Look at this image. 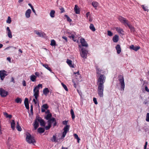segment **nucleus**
<instances>
[{
    "instance_id": "nucleus-32",
    "label": "nucleus",
    "mask_w": 149,
    "mask_h": 149,
    "mask_svg": "<svg viewBox=\"0 0 149 149\" xmlns=\"http://www.w3.org/2000/svg\"><path fill=\"white\" fill-rule=\"evenodd\" d=\"M70 114L71 115V116L72 118V120H74L75 118V115L74 113V112L72 109H71L70 110Z\"/></svg>"
},
{
    "instance_id": "nucleus-16",
    "label": "nucleus",
    "mask_w": 149,
    "mask_h": 149,
    "mask_svg": "<svg viewBox=\"0 0 149 149\" xmlns=\"http://www.w3.org/2000/svg\"><path fill=\"white\" fill-rule=\"evenodd\" d=\"M24 103L26 108L29 110V106L28 102V99L26 98L25 99Z\"/></svg>"
},
{
    "instance_id": "nucleus-7",
    "label": "nucleus",
    "mask_w": 149,
    "mask_h": 149,
    "mask_svg": "<svg viewBox=\"0 0 149 149\" xmlns=\"http://www.w3.org/2000/svg\"><path fill=\"white\" fill-rule=\"evenodd\" d=\"M80 41L81 45H79V47L81 49L82 48H88V45L84 38H81L80 39Z\"/></svg>"
},
{
    "instance_id": "nucleus-5",
    "label": "nucleus",
    "mask_w": 149,
    "mask_h": 149,
    "mask_svg": "<svg viewBox=\"0 0 149 149\" xmlns=\"http://www.w3.org/2000/svg\"><path fill=\"white\" fill-rule=\"evenodd\" d=\"M118 19L119 21L125 26H128L130 24L129 22L126 19L122 17H119Z\"/></svg>"
},
{
    "instance_id": "nucleus-31",
    "label": "nucleus",
    "mask_w": 149,
    "mask_h": 149,
    "mask_svg": "<svg viewBox=\"0 0 149 149\" xmlns=\"http://www.w3.org/2000/svg\"><path fill=\"white\" fill-rule=\"evenodd\" d=\"M30 80L34 82L36 81V77L34 75L31 76H30Z\"/></svg>"
},
{
    "instance_id": "nucleus-51",
    "label": "nucleus",
    "mask_w": 149,
    "mask_h": 149,
    "mask_svg": "<svg viewBox=\"0 0 149 149\" xmlns=\"http://www.w3.org/2000/svg\"><path fill=\"white\" fill-rule=\"evenodd\" d=\"M108 35L109 36H112V32L110 31H108Z\"/></svg>"
},
{
    "instance_id": "nucleus-61",
    "label": "nucleus",
    "mask_w": 149,
    "mask_h": 149,
    "mask_svg": "<svg viewBox=\"0 0 149 149\" xmlns=\"http://www.w3.org/2000/svg\"><path fill=\"white\" fill-rule=\"evenodd\" d=\"M35 75L37 77H39V74L38 72H36L35 73Z\"/></svg>"
},
{
    "instance_id": "nucleus-63",
    "label": "nucleus",
    "mask_w": 149,
    "mask_h": 149,
    "mask_svg": "<svg viewBox=\"0 0 149 149\" xmlns=\"http://www.w3.org/2000/svg\"><path fill=\"white\" fill-rule=\"evenodd\" d=\"M56 124H57V122H56V121L54 122V123L53 124V127H54L55 126H56Z\"/></svg>"
},
{
    "instance_id": "nucleus-15",
    "label": "nucleus",
    "mask_w": 149,
    "mask_h": 149,
    "mask_svg": "<svg viewBox=\"0 0 149 149\" xmlns=\"http://www.w3.org/2000/svg\"><path fill=\"white\" fill-rule=\"evenodd\" d=\"M6 30L7 31V33L8 37L10 38H12V33L8 27H7Z\"/></svg>"
},
{
    "instance_id": "nucleus-26",
    "label": "nucleus",
    "mask_w": 149,
    "mask_h": 149,
    "mask_svg": "<svg viewBox=\"0 0 149 149\" xmlns=\"http://www.w3.org/2000/svg\"><path fill=\"white\" fill-rule=\"evenodd\" d=\"M90 29L93 31H95L96 30L95 29L93 24H91L89 26Z\"/></svg>"
},
{
    "instance_id": "nucleus-19",
    "label": "nucleus",
    "mask_w": 149,
    "mask_h": 149,
    "mask_svg": "<svg viewBox=\"0 0 149 149\" xmlns=\"http://www.w3.org/2000/svg\"><path fill=\"white\" fill-rule=\"evenodd\" d=\"M38 122V121L36 120V117L33 124V126L35 130H36L39 126V125Z\"/></svg>"
},
{
    "instance_id": "nucleus-8",
    "label": "nucleus",
    "mask_w": 149,
    "mask_h": 149,
    "mask_svg": "<svg viewBox=\"0 0 149 149\" xmlns=\"http://www.w3.org/2000/svg\"><path fill=\"white\" fill-rule=\"evenodd\" d=\"M70 126L66 125L64 128V132L63 133V134L61 137V139H63L65 136L67 132L69 131Z\"/></svg>"
},
{
    "instance_id": "nucleus-18",
    "label": "nucleus",
    "mask_w": 149,
    "mask_h": 149,
    "mask_svg": "<svg viewBox=\"0 0 149 149\" xmlns=\"http://www.w3.org/2000/svg\"><path fill=\"white\" fill-rule=\"evenodd\" d=\"M31 10L30 9H28L26 12L25 16L27 18H29L30 16Z\"/></svg>"
},
{
    "instance_id": "nucleus-6",
    "label": "nucleus",
    "mask_w": 149,
    "mask_h": 149,
    "mask_svg": "<svg viewBox=\"0 0 149 149\" xmlns=\"http://www.w3.org/2000/svg\"><path fill=\"white\" fill-rule=\"evenodd\" d=\"M118 79L120 85V89L121 91H123L124 90L125 84L124 82V79L123 77L121 75L119 76Z\"/></svg>"
},
{
    "instance_id": "nucleus-60",
    "label": "nucleus",
    "mask_w": 149,
    "mask_h": 149,
    "mask_svg": "<svg viewBox=\"0 0 149 149\" xmlns=\"http://www.w3.org/2000/svg\"><path fill=\"white\" fill-rule=\"evenodd\" d=\"M31 9L32 10L33 12L35 13V15H36V11H35V10H34V9L33 7H31Z\"/></svg>"
},
{
    "instance_id": "nucleus-62",
    "label": "nucleus",
    "mask_w": 149,
    "mask_h": 149,
    "mask_svg": "<svg viewBox=\"0 0 149 149\" xmlns=\"http://www.w3.org/2000/svg\"><path fill=\"white\" fill-rule=\"evenodd\" d=\"M11 81L13 82L14 83H15V81L14 80V79L13 77H12L11 78Z\"/></svg>"
},
{
    "instance_id": "nucleus-36",
    "label": "nucleus",
    "mask_w": 149,
    "mask_h": 149,
    "mask_svg": "<svg viewBox=\"0 0 149 149\" xmlns=\"http://www.w3.org/2000/svg\"><path fill=\"white\" fill-rule=\"evenodd\" d=\"M48 123V126H45V128L46 130H48L51 127V125L50 124V123H49V121H47Z\"/></svg>"
},
{
    "instance_id": "nucleus-55",
    "label": "nucleus",
    "mask_w": 149,
    "mask_h": 149,
    "mask_svg": "<svg viewBox=\"0 0 149 149\" xmlns=\"http://www.w3.org/2000/svg\"><path fill=\"white\" fill-rule=\"evenodd\" d=\"M30 107H31V113L33 114V107L32 105H31V106Z\"/></svg>"
},
{
    "instance_id": "nucleus-48",
    "label": "nucleus",
    "mask_w": 149,
    "mask_h": 149,
    "mask_svg": "<svg viewBox=\"0 0 149 149\" xmlns=\"http://www.w3.org/2000/svg\"><path fill=\"white\" fill-rule=\"evenodd\" d=\"M93 101L95 104H97L98 103L97 101V99L96 98L94 97L93 98Z\"/></svg>"
},
{
    "instance_id": "nucleus-59",
    "label": "nucleus",
    "mask_w": 149,
    "mask_h": 149,
    "mask_svg": "<svg viewBox=\"0 0 149 149\" xmlns=\"http://www.w3.org/2000/svg\"><path fill=\"white\" fill-rule=\"evenodd\" d=\"M7 60L8 61L10 62H11V58L10 57H8L7 58Z\"/></svg>"
},
{
    "instance_id": "nucleus-33",
    "label": "nucleus",
    "mask_w": 149,
    "mask_h": 149,
    "mask_svg": "<svg viewBox=\"0 0 149 149\" xmlns=\"http://www.w3.org/2000/svg\"><path fill=\"white\" fill-rule=\"evenodd\" d=\"M55 13V11L53 10H52L51 11L50 15L51 17H54L55 16L54 14Z\"/></svg>"
},
{
    "instance_id": "nucleus-2",
    "label": "nucleus",
    "mask_w": 149,
    "mask_h": 149,
    "mask_svg": "<svg viewBox=\"0 0 149 149\" xmlns=\"http://www.w3.org/2000/svg\"><path fill=\"white\" fill-rule=\"evenodd\" d=\"M42 85L41 84H39L38 86L35 87L33 89V92L34 93L33 95L34 96L36 100H37L38 97L39 95V88H42Z\"/></svg>"
},
{
    "instance_id": "nucleus-23",
    "label": "nucleus",
    "mask_w": 149,
    "mask_h": 149,
    "mask_svg": "<svg viewBox=\"0 0 149 149\" xmlns=\"http://www.w3.org/2000/svg\"><path fill=\"white\" fill-rule=\"evenodd\" d=\"M66 62L70 67L72 68L74 67V65L72 64V61L71 60L67 59V60Z\"/></svg>"
},
{
    "instance_id": "nucleus-53",
    "label": "nucleus",
    "mask_w": 149,
    "mask_h": 149,
    "mask_svg": "<svg viewBox=\"0 0 149 149\" xmlns=\"http://www.w3.org/2000/svg\"><path fill=\"white\" fill-rule=\"evenodd\" d=\"M60 9L61 10V13H63L65 12V10L64 9V8L63 7H62L61 8H60Z\"/></svg>"
},
{
    "instance_id": "nucleus-43",
    "label": "nucleus",
    "mask_w": 149,
    "mask_h": 149,
    "mask_svg": "<svg viewBox=\"0 0 149 149\" xmlns=\"http://www.w3.org/2000/svg\"><path fill=\"white\" fill-rule=\"evenodd\" d=\"M61 84L62 86L63 87V88L65 89V90L67 91H68V89L67 86H66V85H65V84H64L63 83H61Z\"/></svg>"
},
{
    "instance_id": "nucleus-52",
    "label": "nucleus",
    "mask_w": 149,
    "mask_h": 149,
    "mask_svg": "<svg viewBox=\"0 0 149 149\" xmlns=\"http://www.w3.org/2000/svg\"><path fill=\"white\" fill-rule=\"evenodd\" d=\"M22 85L24 86H26V83L24 80H23L22 81Z\"/></svg>"
},
{
    "instance_id": "nucleus-57",
    "label": "nucleus",
    "mask_w": 149,
    "mask_h": 149,
    "mask_svg": "<svg viewBox=\"0 0 149 149\" xmlns=\"http://www.w3.org/2000/svg\"><path fill=\"white\" fill-rule=\"evenodd\" d=\"M62 38L65 40L66 42H67L68 40L67 39V38L66 37L64 36H63L62 37Z\"/></svg>"
},
{
    "instance_id": "nucleus-47",
    "label": "nucleus",
    "mask_w": 149,
    "mask_h": 149,
    "mask_svg": "<svg viewBox=\"0 0 149 149\" xmlns=\"http://www.w3.org/2000/svg\"><path fill=\"white\" fill-rule=\"evenodd\" d=\"M146 120L147 121L149 122V113H147V114Z\"/></svg>"
},
{
    "instance_id": "nucleus-41",
    "label": "nucleus",
    "mask_w": 149,
    "mask_h": 149,
    "mask_svg": "<svg viewBox=\"0 0 149 149\" xmlns=\"http://www.w3.org/2000/svg\"><path fill=\"white\" fill-rule=\"evenodd\" d=\"M141 7L144 11H147V12L149 10L148 9V7L147 6H145L144 5H142L141 6Z\"/></svg>"
},
{
    "instance_id": "nucleus-4",
    "label": "nucleus",
    "mask_w": 149,
    "mask_h": 149,
    "mask_svg": "<svg viewBox=\"0 0 149 149\" xmlns=\"http://www.w3.org/2000/svg\"><path fill=\"white\" fill-rule=\"evenodd\" d=\"M26 140L28 143L30 144H34L36 143L34 137H32L31 134L29 133L26 134Z\"/></svg>"
},
{
    "instance_id": "nucleus-56",
    "label": "nucleus",
    "mask_w": 149,
    "mask_h": 149,
    "mask_svg": "<svg viewBox=\"0 0 149 149\" xmlns=\"http://www.w3.org/2000/svg\"><path fill=\"white\" fill-rule=\"evenodd\" d=\"M145 90L146 91L148 92H149V89L147 86H146L145 87Z\"/></svg>"
},
{
    "instance_id": "nucleus-54",
    "label": "nucleus",
    "mask_w": 149,
    "mask_h": 149,
    "mask_svg": "<svg viewBox=\"0 0 149 149\" xmlns=\"http://www.w3.org/2000/svg\"><path fill=\"white\" fill-rule=\"evenodd\" d=\"M68 122L67 121L65 120V121H63V122L62 123L63 125H67V124H68Z\"/></svg>"
},
{
    "instance_id": "nucleus-38",
    "label": "nucleus",
    "mask_w": 149,
    "mask_h": 149,
    "mask_svg": "<svg viewBox=\"0 0 149 149\" xmlns=\"http://www.w3.org/2000/svg\"><path fill=\"white\" fill-rule=\"evenodd\" d=\"M35 33L38 35L40 37H43V33L41 32H39L38 31H35Z\"/></svg>"
},
{
    "instance_id": "nucleus-35",
    "label": "nucleus",
    "mask_w": 149,
    "mask_h": 149,
    "mask_svg": "<svg viewBox=\"0 0 149 149\" xmlns=\"http://www.w3.org/2000/svg\"><path fill=\"white\" fill-rule=\"evenodd\" d=\"M74 138L77 140V142L78 143H79V141L80 139V138L79 137L78 135L76 134H74Z\"/></svg>"
},
{
    "instance_id": "nucleus-44",
    "label": "nucleus",
    "mask_w": 149,
    "mask_h": 149,
    "mask_svg": "<svg viewBox=\"0 0 149 149\" xmlns=\"http://www.w3.org/2000/svg\"><path fill=\"white\" fill-rule=\"evenodd\" d=\"M42 107L45 109H47L49 107L47 104H43L42 106Z\"/></svg>"
},
{
    "instance_id": "nucleus-25",
    "label": "nucleus",
    "mask_w": 149,
    "mask_h": 149,
    "mask_svg": "<svg viewBox=\"0 0 149 149\" xmlns=\"http://www.w3.org/2000/svg\"><path fill=\"white\" fill-rule=\"evenodd\" d=\"M42 65L47 70L51 72H52V70L49 67L48 65L47 64H42Z\"/></svg>"
},
{
    "instance_id": "nucleus-28",
    "label": "nucleus",
    "mask_w": 149,
    "mask_h": 149,
    "mask_svg": "<svg viewBox=\"0 0 149 149\" xmlns=\"http://www.w3.org/2000/svg\"><path fill=\"white\" fill-rule=\"evenodd\" d=\"M45 131V129L43 128L39 127L38 129V132L39 133H43Z\"/></svg>"
},
{
    "instance_id": "nucleus-3",
    "label": "nucleus",
    "mask_w": 149,
    "mask_h": 149,
    "mask_svg": "<svg viewBox=\"0 0 149 149\" xmlns=\"http://www.w3.org/2000/svg\"><path fill=\"white\" fill-rule=\"evenodd\" d=\"M81 52H80V55L81 57L84 59H86L87 58V54H88V48H85L81 49Z\"/></svg>"
},
{
    "instance_id": "nucleus-14",
    "label": "nucleus",
    "mask_w": 149,
    "mask_h": 149,
    "mask_svg": "<svg viewBox=\"0 0 149 149\" xmlns=\"http://www.w3.org/2000/svg\"><path fill=\"white\" fill-rule=\"evenodd\" d=\"M130 48L131 49L135 51H137L140 49V47L139 46L135 47L133 45H132L130 46Z\"/></svg>"
},
{
    "instance_id": "nucleus-17",
    "label": "nucleus",
    "mask_w": 149,
    "mask_h": 149,
    "mask_svg": "<svg viewBox=\"0 0 149 149\" xmlns=\"http://www.w3.org/2000/svg\"><path fill=\"white\" fill-rule=\"evenodd\" d=\"M119 37L118 35H115L112 38V40L114 42H117L119 40Z\"/></svg>"
},
{
    "instance_id": "nucleus-21",
    "label": "nucleus",
    "mask_w": 149,
    "mask_h": 149,
    "mask_svg": "<svg viewBox=\"0 0 149 149\" xmlns=\"http://www.w3.org/2000/svg\"><path fill=\"white\" fill-rule=\"evenodd\" d=\"M74 11L77 14H79L80 13V11L77 5H75L74 8Z\"/></svg>"
},
{
    "instance_id": "nucleus-27",
    "label": "nucleus",
    "mask_w": 149,
    "mask_h": 149,
    "mask_svg": "<svg viewBox=\"0 0 149 149\" xmlns=\"http://www.w3.org/2000/svg\"><path fill=\"white\" fill-rule=\"evenodd\" d=\"M130 29L131 32H134L135 31L134 28L131 24H130L128 26Z\"/></svg>"
},
{
    "instance_id": "nucleus-49",
    "label": "nucleus",
    "mask_w": 149,
    "mask_h": 149,
    "mask_svg": "<svg viewBox=\"0 0 149 149\" xmlns=\"http://www.w3.org/2000/svg\"><path fill=\"white\" fill-rule=\"evenodd\" d=\"M3 114L6 117V118H8V116L9 115L6 112H3Z\"/></svg>"
},
{
    "instance_id": "nucleus-9",
    "label": "nucleus",
    "mask_w": 149,
    "mask_h": 149,
    "mask_svg": "<svg viewBox=\"0 0 149 149\" xmlns=\"http://www.w3.org/2000/svg\"><path fill=\"white\" fill-rule=\"evenodd\" d=\"M7 71L4 70L0 71V77L1 80H3L5 77L7 75L6 74Z\"/></svg>"
},
{
    "instance_id": "nucleus-42",
    "label": "nucleus",
    "mask_w": 149,
    "mask_h": 149,
    "mask_svg": "<svg viewBox=\"0 0 149 149\" xmlns=\"http://www.w3.org/2000/svg\"><path fill=\"white\" fill-rule=\"evenodd\" d=\"M56 139V136H55V135H53V137H52V138L51 139V140L53 142H57V141Z\"/></svg>"
},
{
    "instance_id": "nucleus-37",
    "label": "nucleus",
    "mask_w": 149,
    "mask_h": 149,
    "mask_svg": "<svg viewBox=\"0 0 149 149\" xmlns=\"http://www.w3.org/2000/svg\"><path fill=\"white\" fill-rule=\"evenodd\" d=\"M55 118H54L52 117V118L50 120H48L47 121H49V123H50V124H51L52 123H54L55 121H56Z\"/></svg>"
},
{
    "instance_id": "nucleus-46",
    "label": "nucleus",
    "mask_w": 149,
    "mask_h": 149,
    "mask_svg": "<svg viewBox=\"0 0 149 149\" xmlns=\"http://www.w3.org/2000/svg\"><path fill=\"white\" fill-rule=\"evenodd\" d=\"M11 22V18L10 17H8V19L6 20V22L8 24H10Z\"/></svg>"
},
{
    "instance_id": "nucleus-45",
    "label": "nucleus",
    "mask_w": 149,
    "mask_h": 149,
    "mask_svg": "<svg viewBox=\"0 0 149 149\" xmlns=\"http://www.w3.org/2000/svg\"><path fill=\"white\" fill-rule=\"evenodd\" d=\"M64 16L67 18L68 21L69 22H70L72 21L71 19L68 16V15H64Z\"/></svg>"
},
{
    "instance_id": "nucleus-24",
    "label": "nucleus",
    "mask_w": 149,
    "mask_h": 149,
    "mask_svg": "<svg viewBox=\"0 0 149 149\" xmlns=\"http://www.w3.org/2000/svg\"><path fill=\"white\" fill-rule=\"evenodd\" d=\"M12 122L11 123V128L13 130L15 129V121L14 120H12Z\"/></svg>"
},
{
    "instance_id": "nucleus-11",
    "label": "nucleus",
    "mask_w": 149,
    "mask_h": 149,
    "mask_svg": "<svg viewBox=\"0 0 149 149\" xmlns=\"http://www.w3.org/2000/svg\"><path fill=\"white\" fill-rule=\"evenodd\" d=\"M1 90L0 95L2 97H5L8 95V92L7 91L2 88Z\"/></svg>"
},
{
    "instance_id": "nucleus-34",
    "label": "nucleus",
    "mask_w": 149,
    "mask_h": 149,
    "mask_svg": "<svg viewBox=\"0 0 149 149\" xmlns=\"http://www.w3.org/2000/svg\"><path fill=\"white\" fill-rule=\"evenodd\" d=\"M16 128L19 131H22V129L21 127L19 124V122H17Z\"/></svg>"
},
{
    "instance_id": "nucleus-20",
    "label": "nucleus",
    "mask_w": 149,
    "mask_h": 149,
    "mask_svg": "<svg viewBox=\"0 0 149 149\" xmlns=\"http://www.w3.org/2000/svg\"><path fill=\"white\" fill-rule=\"evenodd\" d=\"M52 115L51 113L47 114L45 116V118L48 120H50L52 118Z\"/></svg>"
},
{
    "instance_id": "nucleus-58",
    "label": "nucleus",
    "mask_w": 149,
    "mask_h": 149,
    "mask_svg": "<svg viewBox=\"0 0 149 149\" xmlns=\"http://www.w3.org/2000/svg\"><path fill=\"white\" fill-rule=\"evenodd\" d=\"M41 112H45V109L41 107Z\"/></svg>"
},
{
    "instance_id": "nucleus-64",
    "label": "nucleus",
    "mask_w": 149,
    "mask_h": 149,
    "mask_svg": "<svg viewBox=\"0 0 149 149\" xmlns=\"http://www.w3.org/2000/svg\"><path fill=\"white\" fill-rule=\"evenodd\" d=\"M45 113L47 114L51 113H50V111L49 110H48L46 111H45Z\"/></svg>"
},
{
    "instance_id": "nucleus-22",
    "label": "nucleus",
    "mask_w": 149,
    "mask_h": 149,
    "mask_svg": "<svg viewBox=\"0 0 149 149\" xmlns=\"http://www.w3.org/2000/svg\"><path fill=\"white\" fill-rule=\"evenodd\" d=\"M43 94L47 96L49 92V91L48 88H45L43 90Z\"/></svg>"
},
{
    "instance_id": "nucleus-12",
    "label": "nucleus",
    "mask_w": 149,
    "mask_h": 149,
    "mask_svg": "<svg viewBox=\"0 0 149 149\" xmlns=\"http://www.w3.org/2000/svg\"><path fill=\"white\" fill-rule=\"evenodd\" d=\"M116 31L119 34L122 35H124V31H123V29L122 28H121L120 27H116Z\"/></svg>"
},
{
    "instance_id": "nucleus-40",
    "label": "nucleus",
    "mask_w": 149,
    "mask_h": 149,
    "mask_svg": "<svg viewBox=\"0 0 149 149\" xmlns=\"http://www.w3.org/2000/svg\"><path fill=\"white\" fill-rule=\"evenodd\" d=\"M56 45V43L55 40L53 39L51 40V42L50 45L52 46H55Z\"/></svg>"
},
{
    "instance_id": "nucleus-39",
    "label": "nucleus",
    "mask_w": 149,
    "mask_h": 149,
    "mask_svg": "<svg viewBox=\"0 0 149 149\" xmlns=\"http://www.w3.org/2000/svg\"><path fill=\"white\" fill-rule=\"evenodd\" d=\"M92 4L94 8H96L98 6V3L97 2L93 1L92 3Z\"/></svg>"
},
{
    "instance_id": "nucleus-10",
    "label": "nucleus",
    "mask_w": 149,
    "mask_h": 149,
    "mask_svg": "<svg viewBox=\"0 0 149 149\" xmlns=\"http://www.w3.org/2000/svg\"><path fill=\"white\" fill-rule=\"evenodd\" d=\"M36 120L39 122L41 126L45 127V121L40 117L36 116Z\"/></svg>"
},
{
    "instance_id": "nucleus-29",
    "label": "nucleus",
    "mask_w": 149,
    "mask_h": 149,
    "mask_svg": "<svg viewBox=\"0 0 149 149\" xmlns=\"http://www.w3.org/2000/svg\"><path fill=\"white\" fill-rule=\"evenodd\" d=\"M15 102L17 103H21L22 102V100L21 98L18 97L15 99Z\"/></svg>"
},
{
    "instance_id": "nucleus-1",
    "label": "nucleus",
    "mask_w": 149,
    "mask_h": 149,
    "mask_svg": "<svg viewBox=\"0 0 149 149\" xmlns=\"http://www.w3.org/2000/svg\"><path fill=\"white\" fill-rule=\"evenodd\" d=\"M97 76V84L98 86L97 93L99 96L101 97L103 96V91L104 88V84L105 82L106 77L104 74H101L104 73V72L99 68H96Z\"/></svg>"
},
{
    "instance_id": "nucleus-13",
    "label": "nucleus",
    "mask_w": 149,
    "mask_h": 149,
    "mask_svg": "<svg viewBox=\"0 0 149 149\" xmlns=\"http://www.w3.org/2000/svg\"><path fill=\"white\" fill-rule=\"evenodd\" d=\"M115 48L117 51V54H120L121 52V48L120 45L119 44L117 45L115 47Z\"/></svg>"
},
{
    "instance_id": "nucleus-50",
    "label": "nucleus",
    "mask_w": 149,
    "mask_h": 149,
    "mask_svg": "<svg viewBox=\"0 0 149 149\" xmlns=\"http://www.w3.org/2000/svg\"><path fill=\"white\" fill-rule=\"evenodd\" d=\"M3 114L6 117V118H8V116L9 115L6 112H3Z\"/></svg>"
},
{
    "instance_id": "nucleus-30",
    "label": "nucleus",
    "mask_w": 149,
    "mask_h": 149,
    "mask_svg": "<svg viewBox=\"0 0 149 149\" xmlns=\"http://www.w3.org/2000/svg\"><path fill=\"white\" fill-rule=\"evenodd\" d=\"M68 33L69 35V36H68L69 38H72V40L74 41H76V40H75L74 39V34H72L70 33Z\"/></svg>"
}]
</instances>
